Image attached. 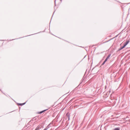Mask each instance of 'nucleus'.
<instances>
[{
  "mask_svg": "<svg viewBox=\"0 0 130 130\" xmlns=\"http://www.w3.org/2000/svg\"><path fill=\"white\" fill-rule=\"evenodd\" d=\"M129 40H128L126 41V42L125 43H124V45L125 47L126 45L127 44L129 43Z\"/></svg>",
  "mask_w": 130,
  "mask_h": 130,
  "instance_id": "obj_1",
  "label": "nucleus"
},
{
  "mask_svg": "<svg viewBox=\"0 0 130 130\" xmlns=\"http://www.w3.org/2000/svg\"><path fill=\"white\" fill-rule=\"evenodd\" d=\"M40 127H41V125H39L38 126L35 130H38Z\"/></svg>",
  "mask_w": 130,
  "mask_h": 130,
  "instance_id": "obj_2",
  "label": "nucleus"
},
{
  "mask_svg": "<svg viewBox=\"0 0 130 130\" xmlns=\"http://www.w3.org/2000/svg\"><path fill=\"white\" fill-rule=\"evenodd\" d=\"M106 62V61H104V62H103V64H104Z\"/></svg>",
  "mask_w": 130,
  "mask_h": 130,
  "instance_id": "obj_8",
  "label": "nucleus"
},
{
  "mask_svg": "<svg viewBox=\"0 0 130 130\" xmlns=\"http://www.w3.org/2000/svg\"><path fill=\"white\" fill-rule=\"evenodd\" d=\"M110 55H109L108 56V57H107V58H109L110 57Z\"/></svg>",
  "mask_w": 130,
  "mask_h": 130,
  "instance_id": "obj_7",
  "label": "nucleus"
},
{
  "mask_svg": "<svg viewBox=\"0 0 130 130\" xmlns=\"http://www.w3.org/2000/svg\"><path fill=\"white\" fill-rule=\"evenodd\" d=\"M125 47V46L124 45H123V46H122V47H121L120 48L119 50H122V49H123V48H124Z\"/></svg>",
  "mask_w": 130,
  "mask_h": 130,
  "instance_id": "obj_3",
  "label": "nucleus"
},
{
  "mask_svg": "<svg viewBox=\"0 0 130 130\" xmlns=\"http://www.w3.org/2000/svg\"><path fill=\"white\" fill-rule=\"evenodd\" d=\"M119 128H115L114 130H119Z\"/></svg>",
  "mask_w": 130,
  "mask_h": 130,
  "instance_id": "obj_4",
  "label": "nucleus"
},
{
  "mask_svg": "<svg viewBox=\"0 0 130 130\" xmlns=\"http://www.w3.org/2000/svg\"><path fill=\"white\" fill-rule=\"evenodd\" d=\"M46 110H44L43 111H41L39 113H43V112L44 111H45Z\"/></svg>",
  "mask_w": 130,
  "mask_h": 130,
  "instance_id": "obj_5",
  "label": "nucleus"
},
{
  "mask_svg": "<svg viewBox=\"0 0 130 130\" xmlns=\"http://www.w3.org/2000/svg\"><path fill=\"white\" fill-rule=\"evenodd\" d=\"M47 129L46 128H45L44 130H46Z\"/></svg>",
  "mask_w": 130,
  "mask_h": 130,
  "instance_id": "obj_9",
  "label": "nucleus"
},
{
  "mask_svg": "<svg viewBox=\"0 0 130 130\" xmlns=\"http://www.w3.org/2000/svg\"><path fill=\"white\" fill-rule=\"evenodd\" d=\"M108 58H106V59H105V61H107L108 60Z\"/></svg>",
  "mask_w": 130,
  "mask_h": 130,
  "instance_id": "obj_6",
  "label": "nucleus"
}]
</instances>
